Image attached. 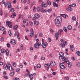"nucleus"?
<instances>
[{
	"label": "nucleus",
	"mask_w": 80,
	"mask_h": 80,
	"mask_svg": "<svg viewBox=\"0 0 80 80\" xmlns=\"http://www.w3.org/2000/svg\"><path fill=\"white\" fill-rule=\"evenodd\" d=\"M0 30L1 31H3V30H5V28H3L2 26H0Z\"/></svg>",
	"instance_id": "obj_21"
},
{
	"label": "nucleus",
	"mask_w": 80,
	"mask_h": 80,
	"mask_svg": "<svg viewBox=\"0 0 80 80\" xmlns=\"http://www.w3.org/2000/svg\"><path fill=\"white\" fill-rule=\"evenodd\" d=\"M48 45V43L47 42H45L44 43V44H42V47L43 48H46V47Z\"/></svg>",
	"instance_id": "obj_12"
},
{
	"label": "nucleus",
	"mask_w": 80,
	"mask_h": 80,
	"mask_svg": "<svg viewBox=\"0 0 80 80\" xmlns=\"http://www.w3.org/2000/svg\"><path fill=\"white\" fill-rule=\"evenodd\" d=\"M64 62H66V63H67V64H69V63H70V62H69V60H67V61H65Z\"/></svg>",
	"instance_id": "obj_41"
},
{
	"label": "nucleus",
	"mask_w": 80,
	"mask_h": 80,
	"mask_svg": "<svg viewBox=\"0 0 80 80\" xmlns=\"http://www.w3.org/2000/svg\"><path fill=\"white\" fill-rule=\"evenodd\" d=\"M62 32H63V30H62L61 29V30H59L58 31V32L60 34H61V33H62Z\"/></svg>",
	"instance_id": "obj_40"
},
{
	"label": "nucleus",
	"mask_w": 80,
	"mask_h": 80,
	"mask_svg": "<svg viewBox=\"0 0 80 80\" xmlns=\"http://www.w3.org/2000/svg\"><path fill=\"white\" fill-rule=\"evenodd\" d=\"M76 53L78 56H80V51H78L76 52Z\"/></svg>",
	"instance_id": "obj_32"
},
{
	"label": "nucleus",
	"mask_w": 80,
	"mask_h": 80,
	"mask_svg": "<svg viewBox=\"0 0 80 80\" xmlns=\"http://www.w3.org/2000/svg\"><path fill=\"white\" fill-rule=\"evenodd\" d=\"M7 47L8 48H9L10 47V44H9V43H7Z\"/></svg>",
	"instance_id": "obj_43"
},
{
	"label": "nucleus",
	"mask_w": 80,
	"mask_h": 80,
	"mask_svg": "<svg viewBox=\"0 0 80 80\" xmlns=\"http://www.w3.org/2000/svg\"><path fill=\"white\" fill-rule=\"evenodd\" d=\"M42 7H45V8L47 7V5L46 4V3L42 2Z\"/></svg>",
	"instance_id": "obj_15"
},
{
	"label": "nucleus",
	"mask_w": 80,
	"mask_h": 80,
	"mask_svg": "<svg viewBox=\"0 0 80 80\" xmlns=\"http://www.w3.org/2000/svg\"><path fill=\"white\" fill-rule=\"evenodd\" d=\"M44 66L47 68H50V64L48 63L45 64L44 65Z\"/></svg>",
	"instance_id": "obj_16"
},
{
	"label": "nucleus",
	"mask_w": 80,
	"mask_h": 80,
	"mask_svg": "<svg viewBox=\"0 0 80 80\" xmlns=\"http://www.w3.org/2000/svg\"><path fill=\"white\" fill-rule=\"evenodd\" d=\"M18 27V25H15L13 27V29L14 30H17Z\"/></svg>",
	"instance_id": "obj_13"
},
{
	"label": "nucleus",
	"mask_w": 80,
	"mask_h": 80,
	"mask_svg": "<svg viewBox=\"0 0 80 80\" xmlns=\"http://www.w3.org/2000/svg\"><path fill=\"white\" fill-rule=\"evenodd\" d=\"M67 45V42L66 41H64L60 44L59 46L62 48H64Z\"/></svg>",
	"instance_id": "obj_2"
},
{
	"label": "nucleus",
	"mask_w": 80,
	"mask_h": 80,
	"mask_svg": "<svg viewBox=\"0 0 80 80\" xmlns=\"http://www.w3.org/2000/svg\"><path fill=\"white\" fill-rule=\"evenodd\" d=\"M68 67L69 68H71V67H72V63H71V62L68 64Z\"/></svg>",
	"instance_id": "obj_34"
},
{
	"label": "nucleus",
	"mask_w": 80,
	"mask_h": 80,
	"mask_svg": "<svg viewBox=\"0 0 80 80\" xmlns=\"http://www.w3.org/2000/svg\"><path fill=\"white\" fill-rule=\"evenodd\" d=\"M22 3H26L27 2V1H26V0H21Z\"/></svg>",
	"instance_id": "obj_35"
},
{
	"label": "nucleus",
	"mask_w": 80,
	"mask_h": 80,
	"mask_svg": "<svg viewBox=\"0 0 80 80\" xmlns=\"http://www.w3.org/2000/svg\"><path fill=\"white\" fill-rule=\"evenodd\" d=\"M26 22H27V20H26V19H24L23 21V23H26Z\"/></svg>",
	"instance_id": "obj_59"
},
{
	"label": "nucleus",
	"mask_w": 80,
	"mask_h": 80,
	"mask_svg": "<svg viewBox=\"0 0 80 80\" xmlns=\"http://www.w3.org/2000/svg\"><path fill=\"white\" fill-rule=\"evenodd\" d=\"M62 61H65V60H67V59L65 57H63L62 59Z\"/></svg>",
	"instance_id": "obj_33"
},
{
	"label": "nucleus",
	"mask_w": 80,
	"mask_h": 80,
	"mask_svg": "<svg viewBox=\"0 0 80 80\" xmlns=\"http://www.w3.org/2000/svg\"><path fill=\"white\" fill-rule=\"evenodd\" d=\"M70 49L71 50H72V52H73V50H74V47H73V45H70Z\"/></svg>",
	"instance_id": "obj_17"
},
{
	"label": "nucleus",
	"mask_w": 80,
	"mask_h": 80,
	"mask_svg": "<svg viewBox=\"0 0 80 80\" xmlns=\"http://www.w3.org/2000/svg\"><path fill=\"white\" fill-rule=\"evenodd\" d=\"M67 10L68 12H70L72 10V8H68L67 9Z\"/></svg>",
	"instance_id": "obj_18"
},
{
	"label": "nucleus",
	"mask_w": 80,
	"mask_h": 80,
	"mask_svg": "<svg viewBox=\"0 0 80 80\" xmlns=\"http://www.w3.org/2000/svg\"><path fill=\"white\" fill-rule=\"evenodd\" d=\"M36 7H34V8H33V11H36V9L35 8Z\"/></svg>",
	"instance_id": "obj_63"
},
{
	"label": "nucleus",
	"mask_w": 80,
	"mask_h": 80,
	"mask_svg": "<svg viewBox=\"0 0 80 80\" xmlns=\"http://www.w3.org/2000/svg\"><path fill=\"white\" fill-rule=\"evenodd\" d=\"M8 65V69L10 70V71H13V70H14L13 68H12V67L11 65V64H10L9 63Z\"/></svg>",
	"instance_id": "obj_6"
},
{
	"label": "nucleus",
	"mask_w": 80,
	"mask_h": 80,
	"mask_svg": "<svg viewBox=\"0 0 80 80\" xmlns=\"http://www.w3.org/2000/svg\"><path fill=\"white\" fill-rule=\"evenodd\" d=\"M35 19H38L40 18V15L38 13L36 14L34 16Z\"/></svg>",
	"instance_id": "obj_7"
},
{
	"label": "nucleus",
	"mask_w": 80,
	"mask_h": 80,
	"mask_svg": "<svg viewBox=\"0 0 80 80\" xmlns=\"http://www.w3.org/2000/svg\"><path fill=\"white\" fill-rule=\"evenodd\" d=\"M63 30L65 31V32H67V28L66 27H64Z\"/></svg>",
	"instance_id": "obj_36"
},
{
	"label": "nucleus",
	"mask_w": 80,
	"mask_h": 80,
	"mask_svg": "<svg viewBox=\"0 0 80 80\" xmlns=\"http://www.w3.org/2000/svg\"><path fill=\"white\" fill-rule=\"evenodd\" d=\"M42 32H41L39 33V37H41L42 36Z\"/></svg>",
	"instance_id": "obj_46"
},
{
	"label": "nucleus",
	"mask_w": 80,
	"mask_h": 80,
	"mask_svg": "<svg viewBox=\"0 0 80 80\" xmlns=\"http://www.w3.org/2000/svg\"><path fill=\"white\" fill-rule=\"evenodd\" d=\"M15 74V71H13L12 72L10 73V75L11 77H12V76H13L14 74Z\"/></svg>",
	"instance_id": "obj_22"
},
{
	"label": "nucleus",
	"mask_w": 80,
	"mask_h": 80,
	"mask_svg": "<svg viewBox=\"0 0 80 80\" xmlns=\"http://www.w3.org/2000/svg\"><path fill=\"white\" fill-rule=\"evenodd\" d=\"M59 55L60 56H61L62 57H63L64 55V54L63 52H61V53H59Z\"/></svg>",
	"instance_id": "obj_28"
},
{
	"label": "nucleus",
	"mask_w": 80,
	"mask_h": 80,
	"mask_svg": "<svg viewBox=\"0 0 80 80\" xmlns=\"http://www.w3.org/2000/svg\"><path fill=\"white\" fill-rule=\"evenodd\" d=\"M8 13L7 12H6L5 13V17H7V16H8Z\"/></svg>",
	"instance_id": "obj_54"
},
{
	"label": "nucleus",
	"mask_w": 80,
	"mask_h": 80,
	"mask_svg": "<svg viewBox=\"0 0 80 80\" xmlns=\"http://www.w3.org/2000/svg\"><path fill=\"white\" fill-rule=\"evenodd\" d=\"M66 80H69V78L68 77H65Z\"/></svg>",
	"instance_id": "obj_60"
},
{
	"label": "nucleus",
	"mask_w": 80,
	"mask_h": 80,
	"mask_svg": "<svg viewBox=\"0 0 80 80\" xmlns=\"http://www.w3.org/2000/svg\"><path fill=\"white\" fill-rule=\"evenodd\" d=\"M53 3L54 7H58V4H57L56 3H55V2H53Z\"/></svg>",
	"instance_id": "obj_24"
},
{
	"label": "nucleus",
	"mask_w": 80,
	"mask_h": 80,
	"mask_svg": "<svg viewBox=\"0 0 80 80\" xmlns=\"http://www.w3.org/2000/svg\"><path fill=\"white\" fill-rule=\"evenodd\" d=\"M55 37L56 38V40H58V37H59V33L57 32L55 34Z\"/></svg>",
	"instance_id": "obj_14"
},
{
	"label": "nucleus",
	"mask_w": 80,
	"mask_h": 80,
	"mask_svg": "<svg viewBox=\"0 0 80 80\" xmlns=\"http://www.w3.org/2000/svg\"><path fill=\"white\" fill-rule=\"evenodd\" d=\"M37 67L38 68H40L41 67V65L40 64H38L37 65Z\"/></svg>",
	"instance_id": "obj_31"
},
{
	"label": "nucleus",
	"mask_w": 80,
	"mask_h": 80,
	"mask_svg": "<svg viewBox=\"0 0 80 80\" xmlns=\"http://www.w3.org/2000/svg\"><path fill=\"white\" fill-rule=\"evenodd\" d=\"M62 57H63V56H60L59 57V58L60 60H62Z\"/></svg>",
	"instance_id": "obj_56"
},
{
	"label": "nucleus",
	"mask_w": 80,
	"mask_h": 80,
	"mask_svg": "<svg viewBox=\"0 0 80 80\" xmlns=\"http://www.w3.org/2000/svg\"><path fill=\"white\" fill-rule=\"evenodd\" d=\"M41 46H42V44L38 42H37L34 45V47L36 48H39V47Z\"/></svg>",
	"instance_id": "obj_3"
},
{
	"label": "nucleus",
	"mask_w": 80,
	"mask_h": 80,
	"mask_svg": "<svg viewBox=\"0 0 80 80\" xmlns=\"http://www.w3.org/2000/svg\"><path fill=\"white\" fill-rule=\"evenodd\" d=\"M7 25H8V26L9 28H12V23L8 21H7V22H6Z\"/></svg>",
	"instance_id": "obj_4"
},
{
	"label": "nucleus",
	"mask_w": 80,
	"mask_h": 80,
	"mask_svg": "<svg viewBox=\"0 0 80 80\" xmlns=\"http://www.w3.org/2000/svg\"><path fill=\"white\" fill-rule=\"evenodd\" d=\"M8 7L9 8H12V5L10 2H8Z\"/></svg>",
	"instance_id": "obj_10"
},
{
	"label": "nucleus",
	"mask_w": 80,
	"mask_h": 80,
	"mask_svg": "<svg viewBox=\"0 0 80 80\" xmlns=\"http://www.w3.org/2000/svg\"><path fill=\"white\" fill-rule=\"evenodd\" d=\"M4 78H5L6 79H8V77L7 76H4Z\"/></svg>",
	"instance_id": "obj_57"
},
{
	"label": "nucleus",
	"mask_w": 80,
	"mask_h": 80,
	"mask_svg": "<svg viewBox=\"0 0 80 80\" xmlns=\"http://www.w3.org/2000/svg\"><path fill=\"white\" fill-rule=\"evenodd\" d=\"M41 60H45V57H42L41 58Z\"/></svg>",
	"instance_id": "obj_55"
},
{
	"label": "nucleus",
	"mask_w": 80,
	"mask_h": 80,
	"mask_svg": "<svg viewBox=\"0 0 80 80\" xmlns=\"http://www.w3.org/2000/svg\"><path fill=\"white\" fill-rule=\"evenodd\" d=\"M0 40L1 42H3V40H4V38H1Z\"/></svg>",
	"instance_id": "obj_48"
},
{
	"label": "nucleus",
	"mask_w": 80,
	"mask_h": 80,
	"mask_svg": "<svg viewBox=\"0 0 80 80\" xmlns=\"http://www.w3.org/2000/svg\"><path fill=\"white\" fill-rule=\"evenodd\" d=\"M30 25L31 26H32V25H33V22L32 21L30 22Z\"/></svg>",
	"instance_id": "obj_52"
},
{
	"label": "nucleus",
	"mask_w": 80,
	"mask_h": 80,
	"mask_svg": "<svg viewBox=\"0 0 80 80\" xmlns=\"http://www.w3.org/2000/svg\"><path fill=\"white\" fill-rule=\"evenodd\" d=\"M52 9L50 8L49 9H48V13H50V12H51V11H52Z\"/></svg>",
	"instance_id": "obj_42"
},
{
	"label": "nucleus",
	"mask_w": 80,
	"mask_h": 80,
	"mask_svg": "<svg viewBox=\"0 0 80 80\" xmlns=\"http://www.w3.org/2000/svg\"><path fill=\"white\" fill-rule=\"evenodd\" d=\"M20 70V68H17L16 70V72H19V71Z\"/></svg>",
	"instance_id": "obj_49"
},
{
	"label": "nucleus",
	"mask_w": 80,
	"mask_h": 80,
	"mask_svg": "<svg viewBox=\"0 0 80 80\" xmlns=\"http://www.w3.org/2000/svg\"><path fill=\"white\" fill-rule=\"evenodd\" d=\"M14 80H19V78H15Z\"/></svg>",
	"instance_id": "obj_64"
},
{
	"label": "nucleus",
	"mask_w": 80,
	"mask_h": 80,
	"mask_svg": "<svg viewBox=\"0 0 80 80\" xmlns=\"http://www.w3.org/2000/svg\"><path fill=\"white\" fill-rule=\"evenodd\" d=\"M47 10H43L42 11V12L43 13H45V12H47Z\"/></svg>",
	"instance_id": "obj_53"
},
{
	"label": "nucleus",
	"mask_w": 80,
	"mask_h": 80,
	"mask_svg": "<svg viewBox=\"0 0 80 80\" xmlns=\"http://www.w3.org/2000/svg\"><path fill=\"white\" fill-rule=\"evenodd\" d=\"M1 52L2 53H3L5 52V50L4 48H2L1 50Z\"/></svg>",
	"instance_id": "obj_19"
},
{
	"label": "nucleus",
	"mask_w": 80,
	"mask_h": 80,
	"mask_svg": "<svg viewBox=\"0 0 80 80\" xmlns=\"http://www.w3.org/2000/svg\"><path fill=\"white\" fill-rule=\"evenodd\" d=\"M68 28L69 30H72V26L70 25H69L68 27Z\"/></svg>",
	"instance_id": "obj_26"
},
{
	"label": "nucleus",
	"mask_w": 80,
	"mask_h": 80,
	"mask_svg": "<svg viewBox=\"0 0 80 80\" xmlns=\"http://www.w3.org/2000/svg\"><path fill=\"white\" fill-rule=\"evenodd\" d=\"M13 67H16L17 66V64L16 63H14L13 64Z\"/></svg>",
	"instance_id": "obj_47"
},
{
	"label": "nucleus",
	"mask_w": 80,
	"mask_h": 80,
	"mask_svg": "<svg viewBox=\"0 0 80 80\" xmlns=\"http://www.w3.org/2000/svg\"><path fill=\"white\" fill-rule=\"evenodd\" d=\"M50 65L52 67H54L55 65V62L54 61L51 62Z\"/></svg>",
	"instance_id": "obj_9"
},
{
	"label": "nucleus",
	"mask_w": 80,
	"mask_h": 80,
	"mask_svg": "<svg viewBox=\"0 0 80 80\" xmlns=\"http://www.w3.org/2000/svg\"><path fill=\"white\" fill-rule=\"evenodd\" d=\"M5 52L6 53L7 55V56H8V55H9V51H8V50H6Z\"/></svg>",
	"instance_id": "obj_20"
},
{
	"label": "nucleus",
	"mask_w": 80,
	"mask_h": 80,
	"mask_svg": "<svg viewBox=\"0 0 80 80\" xmlns=\"http://www.w3.org/2000/svg\"><path fill=\"white\" fill-rule=\"evenodd\" d=\"M47 2L48 4V5H51V2H50V1L48 0L47 1Z\"/></svg>",
	"instance_id": "obj_37"
},
{
	"label": "nucleus",
	"mask_w": 80,
	"mask_h": 80,
	"mask_svg": "<svg viewBox=\"0 0 80 80\" xmlns=\"http://www.w3.org/2000/svg\"><path fill=\"white\" fill-rule=\"evenodd\" d=\"M18 32H16V33L14 34V37H16V36H17V34H18Z\"/></svg>",
	"instance_id": "obj_44"
},
{
	"label": "nucleus",
	"mask_w": 80,
	"mask_h": 80,
	"mask_svg": "<svg viewBox=\"0 0 80 80\" xmlns=\"http://www.w3.org/2000/svg\"><path fill=\"white\" fill-rule=\"evenodd\" d=\"M30 31L31 32H34V31H33V28H31L30 29Z\"/></svg>",
	"instance_id": "obj_51"
},
{
	"label": "nucleus",
	"mask_w": 80,
	"mask_h": 80,
	"mask_svg": "<svg viewBox=\"0 0 80 80\" xmlns=\"http://www.w3.org/2000/svg\"><path fill=\"white\" fill-rule=\"evenodd\" d=\"M60 68H61L62 69H65V66L63 65V63H61L60 64Z\"/></svg>",
	"instance_id": "obj_5"
},
{
	"label": "nucleus",
	"mask_w": 80,
	"mask_h": 80,
	"mask_svg": "<svg viewBox=\"0 0 80 80\" xmlns=\"http://www.w3.org/2000/svg\"><path fill=\"white\" fill-rule=\"evenodd\" d=\"M5 68L6 70H8V66L7 65H5Z\"/></svg>",
	"instance_id": "obj_29"
},
{
	"label": "nucleus",
	"mask_w": 80,
	"mask_h": 80,
	"mask_svg": "<svg viewBox=\"0 0 80 80\" xmlns=\"http://www.w3.org/2000/svg\"><path fill=\"white\" fill-rule=\"evenodd\" d=\"M72 6L73 7H75L76 6V4L74 3L72 4Z\"/></svg>",
	"instance_id": "obj_50"
},
{
	"label": "nucleus",
	"mask_w": 80,
	"mask_h": 80,
	"mask_svg": "<svg viewBox=\"0 0 80 80\" xmlns=\"http://www.w3.org/2000/svg\"><path fill=\"white\" fill-rule=\"evenodd\" d=\"M9 35L10 37H11V35H12V33H11V32L10 31L9 32Z\"/></svg>",
	"instance_id": "obj_58"
},
{
	"label": "nucleus",
	"mask_w": 80,
	"mask_h": 80,
	"mask_svg": "<svg viewBox=\"0 0 80 80\" xmlns=\"http://www.w3.org/2000/svg\"><path fill=\"white\" fill-rule=\"evenodd\" d=\"M38 24H39V22H36L34 23V24H35V25H38Z\"/></svg>",
	"instance_id": "obj_38"
},
{
	"label": "nucleus",
	"mask_w": 80,
	"mask_h": 80,
	"mask_svg": "<svg viewBox=\"0 0 80 80\" xmlns=\"http://www.w3.org/2000/svg\"><path fill=\"white\" fill-rule=\"evenodd\" d=\"M72 18L73 21H76V18L75 17L73 16Z\"/></svg>",
	"instance_id": "obj_30"
},
{
	"label": "nucleus",
	"mask_w": 80,
	"mask_h": 80,
	"mask_svg": "<svg viewBox=\"0 0 80 80\" xmlns=\"http://www.w3.org/2000/svg\"><path fill=\"white\" fill-rule=\"evenodd\" d=\"M23 45L21 44V47H20V49L21 50H23Z\"/></svg>",
	"instance_id": "obj_39"
},
{
	"label": "nucleus",
	"mask_w": 80,
	"mask_h": 80,
	"mask_svg": "<svg viewBox=\"0 0 80 80\" xmlns=\"http://www.w3.org/2000/svg\"><path fill=\"white\" fill-rule=\"evenodd\" d=\"M35 5V2H32L31 4V7L33 6V5Z\"/></svg>",
	"instance_id": "obj_25"
},
{
	"label": "nucleus",
	"mask_w": 80,
	"mask_h": 80,
	"mask_svg": "<svg viewBox=\"0 0 80 80\" xmlns=\"http://www.w3.org/2000/svg\"><path fill=\"white\" fill-rule=\"evenodd\" d=\"M28 77L30 78H31V79H32L33 77V75L31 74H30L29 73L28 74Z\"/></svg>",
	"instance_id": "obj_11"
},
{
	"label": "nucleus",
	"mask_w": 80,
	"mask_h": 80,
	"mask_svg": "<svg viewBox=\"0 0 80 80\" xmlns=\"http://www.w3.org/2000/svg\"><path fill=\"white\" fill-rule=\"evenodd\" d=\"M34 32H31L30 33V36L31 37H33V35H34Z\"/></svg>",
	"instance_id": "obj_27"
},
{
	"label": "nucleus",
	"mask_w": 80,
	"mask_h": 80,
	"mask_svg": "<svg viewBox=\"0 0 80 80\" xmlns=\"http://www.w3.org/2000/svg\"><path fill=\"white\" fill-rule=\"evenodd\" d=\"M16 14L15 13V12H14L13 13V14L11 15V17L12 18H14L15 16H16Z\"/></svg>",
	"instance_id": "obj_23"
},
{
	"label": "nucleus",
	"mask_w": 80,
	"mask_h": 80,
	"mask_svg": "<svg viewBox=\"0 0 80 80\" xmlns=\"http://www.w3.org/2000/svg\"><path fill=\"white\" fill-rule=\"evenodd\" d=\"M48 40L49 41V42H51V39L50 38H48Z\"/></svg>",
	"instance_id": "obj_62"
},
{
	"label": "nucleus",
	"mask_w": 80,
	"mask_h": 80,
	"mask_svg": "<svg viewBox=\"0 0 80 80\" xmlns=\"http://www.w3.org/2000/svg\"><path fill=\"white\" fill-rule=\"evenodd\" d=\"M62 21V18L61 17H57L55 19V24L58 27H60V23Z\"/></svg>",
	"instance_id": "obj_1"
},
{
	"label": "nucleus",
	"mask_w": 80,
	"mask_h": 80,
	"mask_svg": "<svg viewBox=\"0 0 80 80\" xmlns=\"http://www.w3.org/2000/svg\"><path fill=\"white\" fill-rule=\"evenodd\" d=\"M17 38L19 39L20 40V36H19V34H17Z\"/></svg>",
	"instance_id": "obj_45"
},
{
	"label": "nucleus",
	"mask_w": 80,
	"mask_h": 80,
	"mask_svg": "<svg viewBox=\"0 0 80 80\" xmlns=\"http://www.w3.org/2000/svg\"><path fill=\"white\" fill-rule=\"evenodd\" d=\"M3 13L2 12H1L0 13V15L2 16V15H3Z\"/></svg>",
	"instance_id": "obj_61"
},
{
	"label": "nucleus",
	"mask_w": 80,
	"mask_h": 80,
	"mask_svg": "<svg viewBox=\"0 0 80 80\" xmlns=\"http://www.w3.org/2000/svg\"><path fill=\"white\" fill-rule=\"evenodd\" d=\"M10 42L11 44L12 45H15L17 43L14 39H11Z\"/></svg>",
	"instance_id": "obj_8"
}]
</instances>
